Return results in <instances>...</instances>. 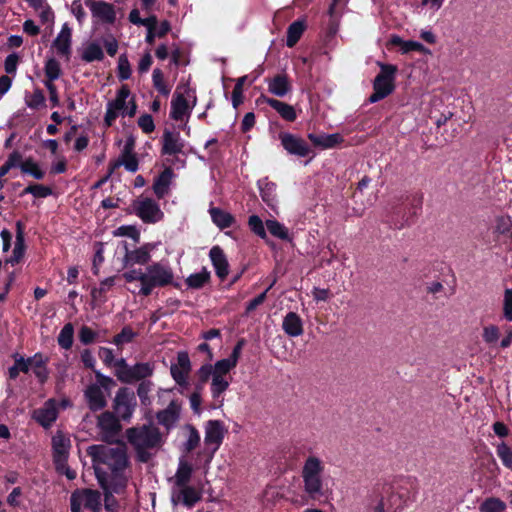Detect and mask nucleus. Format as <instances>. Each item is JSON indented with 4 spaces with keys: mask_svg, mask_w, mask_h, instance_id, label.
<instances>
[{
    "mask_svg": "<svg viewBox=\"0 0 512 512\" xmlns=\"http://www.w3.org/2000/svg\"><path fill=\"white\" fill-rule=\"evenodd\" d=\"M92 458L98 483H111L117 492H126L131 479L130 460L124 446L92 445L87 449Z\"/></svg>",
    "mask_w": 512,
    "mask_h": 512,
    "instance_id": "obj_1",
    "label": "nucleus"
},
{
    "mask_svg": "<svg viewBox=\"0 0 512 512\" xmlns=\"http://www.w3.org/2000/svg\"><path fill=\"white\" fill-rule=\"evenodd\" d=\"M415 494V481L403 478L375 486L367 506L372 512H401L415 500Z\"/></svg>",
    "mask_w": 512,
    "mask_h": 512,
    "instance_id": "obj_2",
    "label": "nucleus"
},
{
    "mask_svg": "<svg viewBox=\"0 0 512 512\" xmlns=\"http://www.w3.org/2000/svg\"><path fill=\"white\" fill-rule=\"evenodd\" d=\"M126 282H140L138 294L149 296L155 288L171 285L174 280V272L168 262H154L142 269H131L123 273Z\"/></svg>",
    "mask_w": 512,
    "mask_h": 512,
    "instance_id": "obj_3",
    "label": "nucleus"
},
{
    "mask_svg": "<svg viewBox=\"0 0 512 512\" xmlns=\"http://www.w3.org/2000/svg\"><path fill=\"white\" fill-rule=\"evenodd\" d=\"M126 438L133 447L137 460L142 463H147L164 442L160 430L146 424L127 429Z\"/></svg>",
    "mask_w": 512,
    "mask_h": 512,
    "instance_id": "obj_4",
    "label": "nucleus"
},
{
    "mask_svg": "<svg viewBox=\"0 0 512 512\" xmlns=\"http://www.w3.org/2000/svg\"><path fill=\"white\" fill-rule=\"evenodd\" d=\"M325 462L317 455H309L301 468L303 491L310 500H320L326 497V488L323 479Z\"/></svg>",
    "mask_w": 512,
    "mask_h": 512,
    "instance_id": "obj_5",
    "label": "nucleus"
},
{
    "mask_svg": "<svg viewBox=\"0 0 512 512\" xmlns=\"http://www.w3.org/2000/svg\"><path fill=\"white\" fill-rule=\"evenodd\" d=\"M377 64L380 67V73L373 80V93L368 98L371 104L385 99L395 90L397 67L382 62Z\"/></svg>",
    "mask_w": 512,
    "mask_h": 512,
    "instance_id": "obj_6",
    "label": "nucleus"
},
{
    "mask_svg": "<svg viewBox=\"0 0 512 512\" xmlns=\"http://www.w3.org/2000/svg\"><path fill=\"white\" fill-rule=\"evenodd\" d=\"M95 376L97 381L89 384L84 390L86 403L89 409L94 412L105 408L107 404L105 391L113 383L112 378L102 374L100 371H95Z\"/></svg>",
    "mask_w": 512,
    "mask_h": 512,
    "instance_id": "obj_7",
    "label": "nucleus"
},
{
    "mask_svg": "<svg viewBox=\"0 0 512 512\" xmlns=\"http://www.w3.org/2000/svg\"><path fill=\"white\" fill-rule=\"evenodd\" d=\"M132 210L146 224H155L164 218L159 204L149 197L140 196L134 200Z\"/></svg>",
    "mask_w": 512,
    "mask_h": 512,
    "instance_id": "obj_8",
    "label": "nucleus"
},
{
    "mask_svg": "<svg viewBox=\"0 0 512 512\" xmlns=\"http://www.w3.org/2000/svg\"><path fill=\"white\" fill-rule=\"evenodd\" d=\"M82 506L92 512L101 510V494L92 489H76L70 497L71 512H81Z\"/></svg>",
    "mask_w": 512,
    "mask_h": 512,
    "instance_id": "obj_9",
    "label": "nucleus"
},
{
    "mask_svg": "<svg viewBox=\"0 0 512 512\" xmlns=\"http://www.w3.org/2000/svg\"><path fill=\"white\" fill-rule=\"evenodd\" d=\"M204 430V453L211 460L224 440L226 429L222 421L209 420L205 423Z\"/></svg>",
    "mask_w": 512,
    "mask_h": 512,
    "instance_id": "obj_10",
    "label": "nucleus"
},
{
    "mask_svg": "<svg viewBox=\"0 0 512 512\" xmlns=\"http://www.w3.org/2000/svg\"><path fill=\"white\" fill-rule=\"evenodd\" d=\"M130 94L131 92L128 86L123 85L117 91L115 99L107 103L104 116V123L107 127L112 126L119 115L125 116V108Z\"/></svg>",
    "mask_w": 512,
    "mask_h": 512,
    "instance_id": "obj_11",
    "label": "nucleus"
},
{
    "mask_svg": "<svg viewBox=\"0 0 512 512\" xmlns=\"http://www.w3.org/2000/svg\"><path fill=\"white\" fill-rule=\"evenodd\" d=\"M136 407V398L134 392L122 387L118 389L114 398V410L122 420H129L132 417Z\"/></svg>",
    "mask_w": 512,
    "mask_h": 512,
    "instance_id": "obj_12",
    "label": "nucleus"
},
{
    "mask_svg": "<svg viewBox=\"0 0 512 512\" xmlns=\"http://www.w3.org/2000/svg\"><path fill=\"white\" fill-rule=\"evenodd\" d=\"M278 137L283 149L289 155L304 158L312 153L309 144L298 135L289 132H281Z\"/></svg>",
    "mask_w": 512,
    "mask_h": 512,
    "instance_id": "obj_13",
    "label": "nucleus"
},
{
    "mask_svg": "<svg viewBox=\"0 0 512 512\" xmlns=\"http://www.w3.org/2000/svg\"><path fill=\"white\" fill-rule=\"evenodd\" d=\"M92 18L102 24L112 25L117 19L116 8L113 4L103 0H85Z\"/></svg>",
    "mask_w": 512,
    "mask_h": 512,
    "instance_id": "obj_14",
    "label": "nucleus"
},
{
    "mask_svg": "<svg viewBox=\"0 0 512 512\" xmlns=\"http://www.w3.org/2000/svg\"><path fill=\"white\" fill-rule=\"evenodd\" d=\"M200 500L201 493L193 486L171 487V502L174 506L182 505L190 509Z\"/></svg>",
    "mask_w": 512,
    "mask_h": 512,
    "instance_id": "obj_15",
    "label": "nucleus"
},
{
    "mask_svg": "<svg viewBox=\"0 0 512 512\" xmlns=\"http://www.w3.org/2000/svg\"><path fill=\"white\" fill-rule=\"evenodd\" d=\"M191 371V361L186 351H180L177 354V362L170 367V373L173 380L181 387L188 385V376Z\"/></svg>",
    "mask_w": 512,
    "mask_h": 512,
    "instance_id": "obj_16",
    "label": "nucleus"
},
{
    "mask_svg": "<svg viewBox=\"0 0 512 512\" xmlns=\"http://www.w3.org/2000/svg\"><path fill=\"white\" fill-rule=\"evenodd\" d=\"M181 403L172 400L168 406L156 413V419L159 425L163 426L168 432L176 427L180 420Z\"/></svg>",
    "mask_w": 512,
    "mask_h": 512,
    "instance_id": "obj_17",
    "label": "nucleus"
},
{
    "mask_svg": "<svg viewBox=\"0 0 512 512\" xmlns=\"http://www.w3.org/2000/svg\"><path fill=\"white\" fill-rule=\"evenodd\" d=\"M58 417L57 401L48 399L41 407L35 409L32 418L44 428H49Z\"/></svg>",
    "mask_w": 512,
    "mask_h": 512,
    "instance_id": "obj_18",
    "label": "nucleus"
},
{
    "mask_svg": "<svg viewBox=\"0 0 512 512\" xmlns=\"http://www.w3.org/2000/svg\"><path fill=\"white\" fill-rule=\"evenodd\" d=\"M125 250L124 264L125 265H145L151 259V251L155 248L153 244L147 243L137 249L129 250L126 242L123 243Z\"/></svg>",
    "mask_w": 512,
    "mask_h": 512,
    "instance_id": "obj_19",
    "label": "nucleus"
},
{
    "mask_svg": "<svg viewBox=\"0 0 512 512\" xmlns=\"http://www.w3.org/2000/svg\"><path fill=\"white\" fill-rule=\"evenodd\" d=\"M244 343L245 342L243 339L239 340L237 342V344L234 346V348L228 358L218 360L213 365L215 375L227 377L229 372L236 367L238 360L240 358Z\"/></svg>",
    "mask_w": 512,
    "mask_h": 512,
    "instance_id": "obj_20",
    "label": "nucleus"
},
{
    "mask_svg": "<svg viewBox=\"0 0 512 512\" xmlns=\"http://www.w3.org/2000/svg\"><path fill=\"white\" fill-rule=\"evenodd\" d=\"M71 44L72 30L67 23H64L57 37L52 42V48L56 50L58 56L69 60L71 56Z\"/></svg>",
    "mask_w": 512,
    "mask_h": 512,
    "instance_id": "obj_21",
    "label": "nucleus"
},
{
    "mask_svg": "<svg viewBox=\"0 0 512 512\" xmlns=\"http://www.w3.org/2000/svg\"><path fill=\"white\" fill-rule=\"evenodd\" d=\"M185 141L179 132L165 130L162 136V154L176 155L182 153Z\"/></svg>",
    "mask_w": 512,
    "mask_h": 512,
    "instance_id": "obj_22",
    "label": "nucleus"
},
{
    "mask_svg": "<svg viewBox=\"0 0 512 512\" xmlns=\"http://www.w3.org/2000/svg\"><path fill=\"white\" fill-rule=\"evenodd\" d=\"M154 372V365L150 362L136 363L126 370L123 376V383L144 381Z\"/></svg>",
    "mask_w": 512,
    "mask_h": 512,
    "instance_id": "obj_23",
    "label": "nucleus"
},
{
    "mask_svg": "<svg viewBox=\"0 0 512 512\" xmlns=\"http://www.w3.org/2000/svg\"><path fill=\"white\" fill-rule=\"evenodd\" d=\"M112 167V171L119 168L120 166H124L125 169L131 173H135L139 168V163L135 154H133V145L131 143H126L120 158L110 163Z\"/></svg>",
    "mask_w": 512,
    "mask_h": 512,
    "instance_id": "obj_24",
    "label": "nucleus"
},
{
    "mask_svg": "<svg viewBox=\"0 0 512 512\" xmlns=\"http://www.w3.org/2000/svg\"><path fill=\"white\" fill-rule=\"evenodd\" d=\"M209 257L215 269L216 275L221 280H224L229 273V264L224 251L219 246H213L210 249Z\"/></svg>",
    "mask_w": 512,
    "mask_h": 512,
    "instance_id": "obj_25",
    "label": "nucleus"
},
{
    "mask_svg": "<svg viewBox=\"0 0 512 512\" xmlns=\"http://www.w3.org/2000/svg\"><path fill=\"white\" fill-rule=\"evenodd\" d=\"M257 186L260 191V196L264 203L272 210H276L278 205L277 195H276V184L268 180L267 177L259 179L257 182Z\"/></svg>",
    "mask_w": 512,
    "mask_h": 512,
    "instance_id": "obj_26",
    "label": "nucleus"
},
{
    "mask_svg": "<svg viewBox=\"0 0 512 512\" xmlns=\"http://www.w3.org/2000/svg\"><path fill=\"white\" fill-rule=\"evenodd\" d=\"M195 103L196 98H194L193 106L189 107L188 101L182 94H175L171 101L170 117L175 121L183 120L185 116L190 115Z\"/></svg>",
    "mask_w": 512,
    "mask_h": 512,
    "instance_id": "obj_27",
    "label": "nucleus"
},
{
    "mask_svg": "<svg viewBox=\"0 0 512 512\" xmlns=\"http://www.w3.org/2000/svg\"><path fill=\"white\" fill-rule=\"evenodd\" d=\"M267 84L268 91L277 97H284L292 90L288 76L283 73L268 79Z\"/></svg>",
    "mask_w": 512,
    "mask_h": 512,
    "instance_id": "obj_28",
    "label": "nucleus"
},
{
    "mask_svg": "<svg viewBox=\"0 0 512 512\" xmlns=\"http://www.w3.org/2000/svg\"><path fill=\"white\" fill-rule=\"evenodd\" d=\"M193 473L192 465L183 457L179 459L175 475L170 479L171 487H182L189 485Z\"/></svg>",
    "mask_w": 512,
    "mask_h": 512,
    "instance_id": "obj_29",
    "label": "nucleus"
},
{
    "mask_svg": "<svg viewBox=\"0 0 512 512\" xmlns=\"http://www.w3.org/2000/svg\"><path fill=\"white\" fill-rule=\"evenodd\" d=\"M262 99L266 104L273 108L281 116L282 119L289 122L296 120L297 113L292 105L265 96H262Z\"/></svg>",
    "mask_w": 512,
    "mask_h": 512,
    "instance_id": "obj_30",
    "label": "nucleus"
},
{
    "mask_svg": "<svg viewBox=\"0 0 512 512\" xmlns=\"http://www.w3.org/2000/svg\"><path fill=\"white\" fill-rule=\"evenodd\" d=\"M282 329L289 337H298L303 334V321L295 312H289L285 315L282 322Z\"/></svg>",
    "mask_w": 512,
    "mask_h": 512,
    "instance_id": "obj_31",
    "label": "nucleus"
},
{
    "mask_svg": "<svg viewBox=\"0 0 512 512\" xmlns=\"http://www.w3.org/2000/svg\"><path fill=\"white\" fill-rule=\"evenodd\" d=\"M172 177V170L167 168L155 178L153 183V191L158 199H162L168 194Z\"/></svg>",
    "mask_w": 512,
    "mask_h": 512,
    "instance_id": "obj_32",
    "label": "nucleus"
},
{
    "mask_svg": "<svg viewBox=\"0 0 512 512\" xmlns=\"http://www.w3.org/2000/svg\"><path fill=\"white\" fill-rule=\"evenodd\" d=\"M55 465L66 462L69 450V440L63 435L57 434L52 438Z\"/></svg>",
    "mask_w": 512,
    "mask_h": 512,
    "instance_id": "obj_33",
    "label": "nucleus"
},
{
    "mask_svg": "<svg viewBox=\"0 0 512 512\" xmlns=\"http://www.w3.org/2000/svg\"><path fill=\"white\" fill-rule=\"evenodd\" d=\"M308 139L315 145L323 149L333 148L343 141V137L339 133L333 134H314L309 133Z\"/></svg>",
    "mask_w": 512,
    "mask_h": 512,
    "instance_id": "obj_34",
    "label": "nucleus"
},
{
    "mask_svg": "<svg viewBox=\"0 0 512 512\" xmlns=\"http://www.w3.org/2000/svg\"><path fill=\"white\" fill-rule=\"evenodd\" d=\"M25 252V237L23 225L20 221L16 223V240L14 244V249L12 256L7 260L8 263L15 265L19 263V261L24 256Z\"/></svg>",
    "mask_w": 512,
    "mask_h": 512,
    "instance_id": "obj_35",
    "label": "nucleus"
},
{
    "mask_svg": "<svg viewBox=\"0 0 512 512\" xmlns=\"http://www.w3.org/2000/svg\"><path fill=\"white\" fill-rule=\"evenodd\" d=\"M212 222L221 230L229 228L235 222L234 216L218 207H211L209 209Z\"/></svg>",
    "mask_w": 512,
    "mask_h": 512,
    "instance_id": "obj_36",
    "label": "nucleus"
},
{
    "mask_svg": "<svg viewBox=\"0 0 512 512\" xmlns=\"http://www.w3.org/2000/svg\"><path fill=\"white\" fill-rule=\"evenodd\" d=\"M306 29L305 20L299 19L291 23L287 28L286 45L292 48L300 40Z\"/></svg>",
    "mask_w": 512,
    "mask_h": 512,
    "instance_id": "obj_37",
    "label": "nucleus"
},
{
    "mask_svg": "<svg viewBox=\"0 0 512 512\" xmlns=\"http://www.w3.org/2000/svg\"><path fill=\"white\" fill-rule=\"evenodd\" d=\"M393 45L399 46L402 53L406 54L412 51L427 53L429 50L420 42L413 40H403L399 36L394 35L391 38Z\"/></svg>",
    "mask_w": 512,
    "mask_h": 512,
    "instance_id": "obj_38",
    "label": "nucleus"
},
{
    "mask_svg": "<svg viewBox=\"0 0 512 512\" xmlns=\"http://www.w3.org/2000/svg\"><path fill=\"white\" fill-rule=\"evenodd\" d=\"M230 382L227 377L214 375L210 385L211 396L214 400H218L220 405L223 403V399H220L221 395L229 388Z\"/></svg>",
    "mask_w": 512,
    "mask_h": 512,
    "instance_id": "obj_39",
    "label": "nucleus"
},
{
    "mask_svg": "<svg viewBox=\"0 0 512 512\" xmlns=\"http://www.w3.org/2000/svg\"><path fill=\"white\" fill-rule=\"evenodd\" d=\"M184 429L187 431V438L182 444V450L185 453H190L200 444V433L191 424L185 425Z\"/></svg>",
    "mask_w": 512,
    "mask_h": 512,
    "instance_id": "obj_40",
    "label": "nucleus"
},
{
    "mask_svg": "<svg viewBox=\"0 0 512 512\" xmlns=\"http://www.w3.org/2000/svg\"><path fill=\"white\" fill-rule=\"evenodd\" d=\"M422 209V201L421 198H413V200L410 203V208L406 215L404 216V219L401 223L397 224L395 223V227L398 229L403 228L404 226L411 225L414 223L415 219L418 217Z\"/></svg>",
    "mask_w": 512,
    "mask_h": 512,
    "instance_id": "obj_41",
    "label": "nucleus"
},
{
    "mask_svg": "<svg viewBox=\"0 0 512 512\" xmlns=\"http://www.w3.org/2000/svg\"><path fill=\"white\" fill-rule=\"evenodd\" d=\"M210 279V272L207 268L203 267L201 271L190 274L185 283L188 288L191 289H200L202 288Z\"/></svg>",
    "mask_w": 512,
    "mask_h": 512,
    "instance_id": "obj_42",
    "label": "nucleus"
},
{
    "mask_svg": "<svg viewBox=\"0 0 512 512\" xmlns=\"http://www.w3.org/2000/svg\"><path fill=\"white\" fill-rule=\"evenodd\" d=\"M81 58L87 63H91L93 61H101L104 58V53L98 43L92 42L84 48L81 54Z\"/></svg>",
    "mask_w": 512,
    "mask_h": 512,
    "instance_id": "obj_43",
    "label": "nucleus"
},
{
    "mask_svg": "<svg viewBox=\"0 0 512 512\" xmlns=\"http://www.w3.org/2000/svg\"><path fill=\"white\" fill-rule=\"evenodd\" d=\"M73 339H74L73 324L66 323L63 326V328L61 329V331L57 337L58 345L64 350H69L73 345Z\"/></svg>",
    "mask_w": 512,
    "mask_h": 512,
    "instance_id": "obj_44",
    "label": "nucleus"
},
{
    "mask_svg": "<svg viewBox=\"0 0 512 512\" xmlns=\"http://www.w3.org/2000/svg\"><path fill=\"white\" fill-rule=\"evenodd\" d=\"M270 234L281 240H290L288 228L275 219H268L265 223Z\"/></svg>",
    "mask_w": 512,
    "mask_h": 512,
    "instance_id": "obj_45",
    "label": "nucleus"
},
{
    "mask_svg": "<svg viewBox=\"0 0 512 512\" xmlns=\"http://www.w3.org/2000/svg\"><path fill=\"white\" fill-rule=\"evenodd\" d=\"M14 365L11 366L8 370L9 377L11 379H16L20 372L28 373L30 370L29 361L27 358H24L20 354L16 353L13 355Z\"/></svg>",
    "mask_w": 512,
    "mask_h": 512,
    "instance_id": "obj_46",
    "label": "nucleus"
},
{
    "mask_svg": "<svg viewBox=\"0 0 512 512\" xmlns=\"http://www.w3.org/2000/svg\"><path fill=\"white\" fill-rule=\"evenodd\" d=\"M104 491V504L107 511L113 512L117 507V501L114 498V494L122 495L125 492H117L112 489L111 483H99Z\"/></svg>",
    "mask_w": 512,
    "mask_h": 512,
    "instance_id": "obj_47",
    "label": "nucleus"
},
{
    "mask_svg": "<svg viewBox=\"0 0 512 512\" xmlns=\"http://www.w3.org/2000/svg\"><path fill=\"white\" fill-rule=\"evenodd\" d=\"M506 503L499 498L489 497L486 498L479 506L480 512H504Z\"/></svg>",
    "mask_w": 512,
    "mask_h": 512,
    "instance_id": "obj_48",
    "label": "nucleus"
},
{
    "mask_svg": "<svg viewBox=\"0 0 512 512\" xmlns=\"http://www.w3.org/2000/svg\"><path fill=\"white\" fill-rule=\"evenodd\" d=\"M20 169L24 174H29L37 180H41L45 176V172L31 158L23 161V163L20 165Z\"/></svg>",
    "mask_w": 512,
    "mask_h": 512,
    "instance_id": "obj_49",
    "label": "nucleus"
},
{
    "mask_svg": "<svg viewBox=\"0 0 512 512\" xmlns=\"http://www.w3.org/2000/svg\"><path fill=\"white\" fill-rule=\"evenodd\" d=\"M136 336L137 333L134 332L130 326H125L122 328L120 333L116 334L113 337L112 343L116 345L118 348H120L124 344L131 343Z\"/></svg>",
    "mask_w": 512,
    "mask_h": 512,
    "instance_id": "obj_50",
    "label": "nucleus"
},
{
    "mask_svg": "<svg viewBox=\"0 0 512 512\" xmlns=\"http://www.w3.org/2000/svg\"><path fill=\"white\" fill-rule=\"evenodd\" d=\"M152 82H153L154 88L161 95L168 96L170 94L171 87L165 83L163 72L160 69L156 68L153 70Z\"/></svg>",
    "mask_w": 512,
    "mask_h": 512,
    "instance_id": "obj_51",
    "label": "nucleus"
},
{
    "mask_svg": "<svg viewBox=\"0 0 512 512\" xmlns=\"http://www.w3.org/2000/svg\"><path fill=\"white\" fill-rule=\"evenodd\" d=\"M44 71L48 79L47 81H50V83H52L53 81L57 80L61 75V67L59 62L54 58L48 59L45 62Z\"/></svg>",
    "mask_w": 512,
    "mask_h": 512,
    "instance_id": "obj_52",
    "label": "nucleus"
},
{
    "mask_svg": "<svg viewBox=\"0 0 512 512\" xmlns=\"http://www.w3.org/2000/svg\"><path fill=\"white\" fill-rule=\"evenodd\" d=\"M25 103L31 109H39L45 106V96L42 90L35 89L32 94L25 96Z\"/></svg>",
    "mask_w": 512,
    "mask_h": 512,
    "instance_id": "obj_53",
    "label": "nucleus"
},
{
    "mask_svg": "<svg viewBox=\"0 0 512 512\" xmlns=\"http://www.w3.org/2000/svg\"><path fill=\"white\" fill-rule=\"evenodd\" d=\"M25 194H31L36 198H46L52 194V189L41 184H32L23 190L21 196Z\"/></svg>",
    "mask_w": 512,
    "mask_h": 512,
    "instance_id": "obj_54",
    "label": "nucleus"
},
{
    "mask_svg": "<svg viewBox=\"0 0 512 512\" xmlns=\"http://www.w3.org/2000/svg\"><path fill=\"white\" fill-rule=\"evenodd\" d=\"M248 226L255 235H257L261 239L266 238L267 233L265 230V225L258 215H251L248 218Z\"/></svg>",
    "mask_w": 512,
    "mask_h": 512,
    "instance_id": "obj_55",
    "label": "nucleus"
},
{
    "mask_svg": "<svg viewBox=\"0 0 512 512\" xmlns=\"http://www.w3.org/2000/svg\"><path fill=\"white\" fill-rule=\"evenodd\" d=\"M117 76L120 80H128L131 77L130 62L125 54L119 56Z\"/></svg>",
    "mask_w": 512,
    "mask_h": 512,
    "instance_id": "obj_56",
    "label": "nucleus"
},
{
    "mask_svg": "<svg viewBox=\"0 0 512 512\" xmlns=\"http://www.w3.org/2000/svg\"><path fill=\"white\" fill-rule=\"evenodd\" d=\"M500 337V330L498 326L490 324L483 328L482 338L483 341L489 345L495 344Z\"/></svg>",
    "mask_w": 512,
    "mask_h": 512,
    "instance_id": "obj_57",
    "label": "nucleus"
},
{
    "mask_svg": "<svg viewBox=\"0 0 512 512\" xmlns=\"http://www.w3.org/2000/svg\"><path fill=\"white\" fill-rule=\"evenodd\" d=\"M153 383L150 380L141 381L137 387V395L143 405L150 404L149 394L152 390Z\"/></svg>",
    "mask_w": 512,
    "mask_h": 512,
    "instance_id": "obj_58",
    "label": "nucleus"
},
{
    "mask_svg": "<svg viewBox=\"0 0 512 512\" xmlns=\"http://www.w3.org/2000/svg\"><path fill=\"white\" fill-rule=\"evenodd\" d=\"M503 318L507 322H512V288L504 291L502 302Z\"/></svg>",
    "mask_w": 512,
    "mask_h": 512,
    "instance_id": "obj_59",
    "label": "nucleus"
},
{
    "mask_svg": "<svg viewBox=\"0 0 512 512\" xmlns=\"http://www.w3.org/2000/svg\"><path fill=\"white\" fill-rule=\"evenodd\" d=\"M497 455L503 465L512 470V450L504 442L497 446Z\"/></svg>",
    "mask_w": 512,
    "mask_h": 512,
    "instance_id": "obj_60",
    "label": "nucleus"
},
{
    "mask_svg": "<svg viewBox=\"0 0 512 512\" xmlns=\"http://www.w3.org/2000/svg\"><path fill=\"white\" fill-rule=\"evenodd\" d=\"M495 232L500 235H509L512 232V218L500 216L496 219Z\"/></svg>",
    "mask_w": 512,
    "mask_h": 512,
    "instance_id": "obj_61",
    "label": "nucleus"
},
{
    "mask_svg": "<svg viewBox=\"0 0 512 512\" xmlns=\"http://www.w3.org/2000/svg\"><path fill=\"white\" fill-rule=\"evenodd\" d=\"M78 336L82 344L89 345L96 340L98 334L90 327L83 325L79 330Z\"/></svg>",
    "mask_w": 512,
    "mask_h": 512,
    "instance_id": "obj_62",
    "label": "nucleus"
},
{
    "mask_svg": "<svg viewBox=\"0 0 512 512\" xmlns=\"http://www.w3.org/2000/svg\"><path fill=\"white\" fill-rule=\"evenodd\" d=\"M19 63V56L16 53L9 54L4 61V70L8 75L15 76Z\"/></svg>",
    "mask_w": 512,
    "mask_h": 512,
    "instance_id": "obj_63",
    "label": "nucleus"
},
{
    "mask_svg": "<svg viewBox=\"0 0 512 512\" xmlns=\"http://www.w3.org/2000/svg\"><path fill=\"white\" fill-rule=\"evenodd\" d=\"M70 12L77 19L79 24H82L86 19V12L84 10L81 0H74L70 5Z\"/></svg>",
    "mask_w": 512,
    "mask_h": 512,
    "instance_id": "obj_64",
    "label": "nucleus"
}]
</instances>
